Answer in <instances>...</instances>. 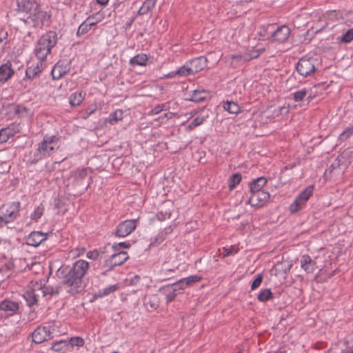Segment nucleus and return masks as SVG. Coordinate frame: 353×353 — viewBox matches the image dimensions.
<instances>
[{
    "instance_id": "obj_1",
    "label": "nucleus",
    "mask_w": 353,
    "mask_h": 353,
    "mask_svg": "<svg viewBox=\"0 0 353 353\" xmlns=\"http://www.w3.org/2000/svg\"><path fill=\"white\" fill-rule=\"evenodd\" d=\"M89 266H60L57 270V275L62 279V286L43 290V294H57L65 290L66 296H74L81 292L84 289L82 278L86 273Z\"/></svg>"
},
{
    "instance_id": "obj_2",
    "label": "nucleus",
    "mask_w": 353,
    "mask_h": 353,
    "mask_svg": "<svg viewBox=\"0 0 353 353\" xmlns=\"http://www.w3.org/2000/svg\"><path fill=\"white\" fill-rule=\"evenodd\" d=\"M17 10L24 14L22 20L28 26L41 28L50 16L47 12L39 9V4L35 0H17Z\"/></svg>"
},
{
    "instance_id": "obj_3",
    "label": "nucleus",
    "mask_w": 353,
    "mask_h": 353,
    "mask_svg": "<svg viewBox=\"0 0 353 353\" xmlns=\"http://www.w3.org/2000/svg\"><path fill=\"white\" fill-rule=\"evenodd\" d=\"M57 43V34L55 32L49 31L42 35L34 49V54L38 60L44 61Z\"/></svg>"
},
{
    "instance_id": "obj_4",
    "label": "nucleus",
    "mask_w": 353,
    "mask_h": 353,
    "mask_svg": "<svg viewBox=\"0 0 353 353\" xmlns=\"http://www.w3.org/2000/svg\"><path fill=\"white\" fill-rule=\"evenodd\" d=\"M20 205L19 201L3 205L0 208V221L8 223L16 219L19 212Z\"/></svg>"
},
{
    "instance_id": "obj_5",
    "label": "nucleus",
    "mask_w": 353,
    "mask_h": 353,
    "mask_svg": "<svg viewBox=\"0 0 353 353\" xmlns=\"http://www.w3.org/2000/svg\"><path fill=\"white\" fill-rule=\"evenodd\" d=\"M58 139L52 136L50 137H45L43 141L39 144L37 149L39 158L41 159L50 155L55 149L58 148Z\"/></svg>"
},
{
    "instance_id": "obj_6",
    "label": "nucleus",
    "mask_w": 353,
    "mask_h": 353,
    "mask_svg": "<svg viewBox=\"0 0 353 353\" xmlns=\"http://www.w3.org/2000/svg\"><path fill=\"white\" fill-rule=\"evenodd\" d=\"M312 192L313 186L312 185L307 187L304 190H303L296 197L295 201L290 205L289 208L290 211L292 213H295L302 209L307 201L312 196Z\"/></svg>"
},
{
    "instance_id": "obj_7",
    "label": "nucleus",
    "mask_w": 353,
    "mask_h": 353,
    "mask_svg": "<svg viewBox=\"0 0 353 353\" xmlns=\"http://www.w3.org/2000/svg\"><path fill=\"white\" fill-rule=\"evenodd\" d=\"M52 327L51 325L39 326L32 333V341L35 343L39 344L48 339H50L52 336Z\"/></svg>"
},
{
    "instance_id": "obj_8",
    "label": "nucleus",
    "mask_w": 353,
    "mask_h": 353,
    "mask_svg": "<svg viewBox=\"0 0 353 353\" xmlns=\"http://www.w3.org/2000/svg\"><path fill=\"white\" fill-rule=\"evenodd\" d=\"M313 59L301 58L296 64L297 72L303 77H308L315 71Z\"/></svg>"
},
{
    "instance_id": "obj_9",
    "label": "nucleus",
    "mask_w": 353,
    "mask_h": 353,
    "mask_svg": "<svg viewBox=\"0 0 353 353\" xmlns=\"http://www.w3.org/2000/svg\"><path fill=\"white\" fill-rule=\"evenodd\" d=\"M137 219L125 220L117 226L114 234L119 237H125L131 234L137 228Z\"/></svg>"
},
{
    "instance_id": "obj_10",
    "label": "nucleus",
    "mask_w": 353,
    "mask_h": 353,
    "mask_svg": "<svg viewBox=\"0 0 353 353\" xmlns=\"http://www.w3.org/2000/svg\"><path fill=\"white\" fill-rule=\"evenodd\" d=\"M290 34V29L287 26H281L277 28L276 30H274L273 31H270V39L273 41H276L278 43H284L289 38Z\"/></svg>"
},
{
    "instance_id": "obj_11",
    "label": "nucleus",
    "mask_w": 353,
    "mask_h": 353,
    "mask_svg": "<svg viewBox=\"0 0 353 353\" xmlns=\"http://www.w3.org/2000/svg\"><path fill=\"white\" fill-rule=\"evenodd\" d=\"M44 68L45 65L43 61L38 60L36 63H32L28 67L26 71V75L28 79L34 78L41 72Z\"/></svg>"
},
{
    "instance_id": "obj_12",
    "label": "nucleus",
    "mask_w": 353,
    "mask_h": 353,
    "mask_svg": "<svg viewBox=\"0 0 353 353\" xmlns=\"http://www.w3.org/2000/svg\"><path fill=\"white\" fill-rule=\"evenodd\" d=\"M47 239L46 234L41 232H32L27 238V244L37 247Z\"/></svg>"
},
{
    "instance_id": "obj_13",
    "label": "nucleus",
    "mask_w": 353,
    "mask_h": 353,
    "mask_svg": "<svg viewBox=\"0 0 353 353\" xmlns=\"http://www.w3.org/2000/svg\"><path fill=\"white\" fill-rule=\"evenodd\" d=\"M188 64L192 74H195L206 67L207 59L204 57H199L191 60Z\"/></svg>"
},
{
    "instance_id": "obj_14",
    "label": "nucleus",
    "mask_w": 353,
    "mask_h": 353,
    "mask_svg": "<svg viewBox=\"0 0 353 353\" xmlns=\"http://www.w3.org/2000/svg\"><path fill=\"white\" fill-rule=\"evenodd\" d=\"M225 61L232 68H237L239 65H241L243 63L247 61L245 54H232L225 57Z\"/></svg>"
},
{
    "instance_id": "obj_15",
    "label": "nucleus",
    "mask_w": 353,
    "mask_h": 353,
    "mask_svg": "<svg viewBox=\"0 0 353 353\" xmlns=\"http://www.w3.org/2000/svg\"><path fill=\"white\" fill-rule=\"evenodd\" d=\"M88 168H82L80 170H76L72 174V177L74 178V182L77 185L82 184L85 185V188H88L89 185V183L83 184V182L85 181L88 177Z\"/></svg>"
},
{
    "instance_id": "obj_16",
    "label": "nucleus",
    "mask_w": 353,
    "mask_h": 353,
    "mask_svg": "<svg viewBox=\"0 0 353 353\" xmlns=\"http://www.w3.org/2000/svg\"><path fill=\"white\" fill-rule=\"evenodd\" d=\"M14 74V70L8 63L0 66V81L6 82L10 79Z\"/></svg>"
},
{
    "instance_id": "obj_17",
    "label": "nucleus",
    "mask_w": 353,
    "mask_h": 353,
    "mask_svg": "<svg viewBox=\"0 0 353 353\" xmlns=\"http://www.w3.org/2000/svg\"><path fill=\"white\" fill-rule=\"evenodd\" d=\"M17 133L14 125H10L0 130V143H6L10 137Z\"/></svg>"
},
{
    "instance_id": "obj_18",
    "label": "nucleus",
    "mask_w": 353,
    "mask_h": 353,
    "mask_svg": "<svg viewBox=\"0 0 353 353\" xmlns=\"http://www.w3.org/2000/svg\"><path fill=\"white\" fill-rule=\"evenodd\" d=\"M67 73V68L63 67V62L59 61L54 66L51 74L54 79H59Z\"/></svg>"
},
{
    "instance_id": "obj_19",
    "label": "nucleus",
    "mask_w": 353,
    "mask_h": 353,
    "mask_svg": "<svg viewBox=\"0 0 353 353\" xmlns=\"http://www.w3.org/2000/svg\"><path fill=\"white\" fill-rule=\"evenodd\" d=\"M267 180L264 177H259L254 180L250 184V188L252 194L261 191L262 188L265 185Z\"/></svg>"
},
{
    "instance_id": "obj_20",
    "label": "nucleus",
    "mask_w": 353,
    "mask_h": 353,
    "mask_svg": "<svg viewBox=\"0 0 353 353\" xmlns=\"http://www.w3.org/2000/svg\"><path fill=\"white\" fill-rule=\"evenodd\" d=\"M128 254L126 252L121 251L117 254L111 255L112 265H122L128 259Z\"/></svg>"
},
{
    "instance_id": "obj_21",
    "label": "nucleus",
    "mask_w": 353,
    "mask_h": 353,
    "mask_svg": "<svg viewBox=\"0 0 353 353\" xmlns=\"http://www.w3.org/2000/svg\"><path fill=\"white\" fill-rule=\"evenodd\" d=\"M19 309V305L14 301L4 300L0 303V310L5 312H14Z\"/></svg>"
},
{
    "instance_id": "obj_22",
    "label": "nucleus",
    "mask_w": 353,
    "mask_h": 353,
    "mask_svg": "<svg viewBox=\"0 0 353 353\" xmlns=\"http://www.w3.org/2000/svg\"><path fill=\"white\" fill-rule=\"evenodd\" d=\"M112 249L114 246H111L110 244L104 247L103 248H99V250H94L87 253V257L90 259L96 260L98 258H102L103 254L106 252L107 249Z\"/></svg>"
},
{
    "instance_id": "obj_23",
    "label": "nucleus",
    "mask_w": 353,
    "mask_h": 353,
    "mask_svg": "<svg viewBox=\"0 0 353 353\" xmlns=\"http://www.w3.org/2000/svg\"><path fill=\"white\" fill-rule=\"evenodd\" d=\"M160 290L163 291L165 295L167 304L173 301L177 295V292L174 291V289L171 285L163 286Z\"/></svg>"
},
{
    "instance_id": "obj_24",
    "label": "nucleus",
    "mask_w": 353,
    "mask_h": 353,
    "mask_svg": "<svg viewBox=\"0 0 353 353\" xmlns=\"http://www.w3.org/2000/svg\"><path fill=\"white\" fill-rule=\"evenodd\" d=\"M83 99L84 94L82 92H74L69 97V103L72 107L78 106L81 103Z\"/></svg>"
},
{
    "instance_id": "obj_25",
    "label": "nucleus",
    "mask_w": 353,
    "mask_h": 353,
    "mask_svg": "<svg viewBox=\"0 0 353 353\" xmlns=\"http://www.w3.org/2000/svg\"><path fill=\"white\" fill-rule=\"evenodd\" d=\"M23 297L29 307L33 306L37 302V295L35 294L34 290H27L24 293Z\"/></svg>"
},
{
    "instance_id": "obj_26",
    "label": "nucleus",
    "mask_w": 353,
    "mask_h": 353,
    "mask_svg": "<svg viewBox=\"0 0 353 353\" xmlns=\"http://www.w3.org/2000/svg\"><path fill=\"white\" fill-rule=\"evenodd\" d=\"M148 61V56L145 54H139L132 57L130 60V63L132 65H145Z\"/></svg>"
},
{
    "instance_id": "obj_27",
    "label": "nucleus",
    "mask_w": 353,
    "mask_h": 353,
    "mask_svg": "<svg viewBox=\"0 0 353 353\" xmlns=\"http://www.w3.org/2000/svg\"><path fill=\"white\" fill-rule=\"evenodd\" d=\"M270 199V194L268 192L261 190L254 194H252L250 198V203H252L254 201H266Z\"/></svg>"
},
{
    "instance_id": "obj_28",
    "label": "nucleus",
    "mask_w": 353,
    "mask_h": 353,
    "mask_svg": "<svg viewBox=\"0 0 353 353\" xmlns=\"http://www.w3.org/2000/svg\"><path fill=\"white\" fill-rule=\"evenodd\" d=\"M223 108L231 114H237L240 112L241 110L240 106L237 103L229 101L224 103Z\"/></svg>"
},
{
    "instance_id": "obj_29",
    "label": "nucleus",
    "mask_w": 353,
    "mask_h": 353,
    "mask_svg": "<svg viewBox=\"0 0 353 353\" xmlns=\"http://www.w3.org/2000/svg\"><path fill=\"white\" fill-rule=\"evenodd\" d=\"M96 23H89V19L83 22L77 30V34L81 36L86 34Z\"/></svg>"
},
{
    "instance_id": "obj_30",
    "label": "nucleus",
    "mask_w": 353,
    "mask_h": 353,
    "mask_svg": "<svg viewBox=\"0 0 353 353\" xmlns=\"http://www.w3.org/2000/svg\"><path fill=\"white\" fill-rule=\"evenodd\" d=\"M274 25L268 24L267 26H263L260 28V30L259 32V34L263 39H271L270 32V31H273Z\"/></svg>"
},
{
    "instance_id": "obj_31",
    "label": "nucleus",
    "mask_w": 353,
    "mask_h": 353,
    "mask_svg": "<svg viewBox=\"0 0 353 353\" xmlns=\"http://www.w3.org/2000/svg\"><path fill=\"white\" fill-rule=\"evenodd\" d=\"M120 288L119 284H114L110 286H108L102 290L98 291V296H105L109 295L111 293H113L118 290Z\"/></svg>"
},
{
    "instance_id": "obj_32",
    "label": "nucleus",
    "mask_w": 353,
    "mask_h": 353,
    "mask_svg": "<svg viewBox=\"0 0 353 353\" xmlns=\"http://www.w3.org/2000/svg\"><path fill=\"white\" fill-rule=\"evenodd\" d=\"M176 74H178L179 76H188L189 74H193L191 69L190 68V65L188 63H187L185 65L181 66L180 68H179L175 72L170 73L169 74V77H173Z\"/></svg>"
},
{
    "instance_id": "obj_33",
    "label": "nucleus",
    "mask_w": 353,
    "mask_h": 353,
    "mask_svg": "<svg viewBox=\"0 0 353 353\" xmlns=\"http://www.w3.org/2000/svg\"><path fill=\"white\" fill-rule=\"evenodd\" d=\"M203 279V277L200 275H190L188 277L183 278L186 288L192 286L194 283L199 282Z\"/></svg>"
},
{
    "instance_id": "obj_34",
    "label": "nucleus",
    "mask_w": 353,
    "mask_h": 353,
    "mask_svg": "<svg viewBox=\"0 0 353 353\" xmlns=\"http://www.w3.org/2000/svg\"><path fill=\"white\" fill-rule=\"evenodd\" d=\"M273 298V294L270 288L262 290L258 294L257 299L261 302H265Z\"/></svg>"
},
{
    "instance_id": "obj_35",
    "label": "nucleus",
    "mask_w": 353,
    "mask_h": 353,
    "mask_svg": "<svg viewBox=\"0 0 353 353\" xmlns=\"http://www.w3.org/2000/svg\"><path fill=\"white\" fill-rule=\"evenodd\" d=\"M207 93L205 90H194L190 100L194 102H200L206 98Z\"/></svg>"
},
{
    "instance_id": "obj_36",
    "label": "nucleus",
    "mask_w": 353,
    "mask_h": 353,
    "mask_svg": "<svg viewBox=\"0 0 353 353\" xmlns=\"http://www.w3.org/2000/svg\"><path fill=\"white\" fill-rule=\"evenodd\" d=\"M123 111L121 110H117L111 114L108 119V122L114 125L117 121H121L123 119Z\"/></svg>"
},
{
    "instance_id": "obj_37",
    "label": "nucleus",
    "mask_w": 353,
    "mask_h": 353,
    "mask_svg": "<svg viewBox=\"0 0 353 353\" xmlns=\"http://www.w3.org/2000/svg\"><path fill=\"white\" fill-rule=\"evenodd\" d=\"M156 0H146L142 7L139 9V12L141 14H144L150 10H151L155 4Z\"/></svg>"
},
{
    "instance_id": "obj_38",
    "label": "nucleus",
    "mask_w": 353,
    "mask_h": 353,
    "mask_svg": "<svg viewBox=\"0 0 353 353\" xmlns=\"http://www.w3.org/2000/svg\"><path fill=\"white\" fill-rule=\"evenodd\" d=\"M307 93H308V90L306 88H303L302 90H298L292 94L293 99L296 102L301 101L307 96Z\"/></svg>"
},
{
    "instance_id": "obj_39",
    "label": "nucleus",
    "mask_w": 353,
    "mask_h": 353,
    "mask_svg": "<svg viewBox=\"0 0 353 353\" xmlns=\"http://www.w3.org/2000/svg\"><path fill=\"white\" fill-rule=\"evenodd\" d=\"M68 346V342L65 340H61L59 341H56L53 343L52 345V349L54 351L59 352L61 350H63L65 348H66Z\"/></svg>"
},
{
    "instance_id": "obj_40",
    "label": "nucleus",
    "mask_w": 353,
    "mask_h": 353,
    "mask_svg": "<svg viewBox=\"0 0 353 353\" xmlns=\"http://www.w3.org/2000/svg\"><path fill=\"white\" fill-rule=\"evenodd\" d=\"M169 109L168 103L158 104L154 106L151 111L149 112V115H154L160 113L163 110H168Z\"/></svg>"
},
{
    "instance_id": "obj_41",
    "label": "nucleus",
    "mask_w": 353,
    "mask_h": 353,
    "mask_svg": "<svg viewBox=\"0 0 353 353\" xmlns=\"http://www.w3.org/2000/svg\"><path fill=\"white\" fill-rule=\"evenodd\" d=\"M44 212V207L42 204H40L34 211L33 213L30 214V219L32 220L37 221L41 217Z\"/></svg>"
},
{
    "instance_id": "obj_42",
    "label": "nucleus",
    "mask_w": 353,
    "mask_h": 353,
    "mask_svg": "<svg viewBox=\"0 0 353 353\" xmlns=\"http://www.w3.org/2000/svg\"><path fill=\"white\" fill-rule=\"evenodd\" d=\"M241 181V175L240 174H234L230 178L229 188L230 190L235 188V186Z\"/></svg>"
},
{
    "instance_id": "obj_43",
    "label": "nucleus",
    "mask_w": 353,
    "mask_h": 353,
    "mask_svg": "<svg viewBox=\"0 0 353 353\" xmlns=\"http://www.w3.org/2000/svg\"><path fill=\"white\" fill-rule=\"evenodd\" d=\"M239 248L234 245H230L229 247H224L223 248V252L221 254L223 256H229L235 253H237Z\"/></svg>"
},
{
    "instance_id": "obj_44",
    "label": "nucleus",
    "mask_w": 353,
    "mask_h": 353,
    "mask_svg": "<svg viewBox=\"0 0 353 353\" xmlns=\"http://www.w3.org/2000/svg\"><path fill=\"white\" fill-rule=\"evenodd\" d=\"M353 134V127L347 128L342 133L340 134L339 139L344 141L347 139Z\"/></svg>"
},
{
    "instance_id": "obj_45",
    "label": "nucleus",
    "mask_w": 353,
    "mask_h": 353,
    "mask_svg": "<svg viewBox=\"0 0 353 353\" xmlns=\"http://www.w3.org/2000/svg\"><path fill=\"white\" fill-rule=\"evenodd\" d=\"M204 118L201 117H197L193 119V121L188 125V130H192L194 128L200 125L204 121Z\"/></svg>"
},
{
    "instance_id": "obj_46",
    "label": "nucleus",
    "mask_w": 353,
    "mask_h": 353,
    "mask_svg": "<svg viewBox=\"0 0 353 353\" xmlns=\"http://www.w3.org/2000/svg\"><path fill=\"white\" fill-rule=\"evenodd\" d=\"M69 343L72 346L82 347L84 345L85 342H84V340L81 337L74 336V337L70 338V339L69 341Z\"/></svg>"
},
{
    "instance_id": "obj_47",
    "label": "nucleus",
    "mask_w": 353,
    "mask_h": 353,
    "mask_svg": "<svg viewBox=\"0 0 353 353\" xmlns=\"http://www.w3.org/2000/svg\"><path fill=\"white\" fill-rule=\"evenodd\" d=\"M349 163L347 161V159H345L343 154L341 153L340 155L337 157L335 160V163L332 165L333 167H339L341 165H347Z\"/></svg>"
},
{
    "instance_id": "obj_48",
    "label": "nucleus",
    "mask_w": 353,
    "mask_h": 353,
    "mask_svg": "<svg viewBox=\"0 0 353 353\" xmlns=\"http://www.w3.org/2000/svg\"><path fill=\"white\" fill-rule=\"evenodd\" d=\"M172 288L174 289V291H179V290H185L186 288V286L185 285V283L183 280V279H179V281H177L176 282L172 283L171 285Z\"/></svg>"
},
{
    "instance_id": "obj_49",
    "label": "nucleus",
    "mask_w": 353,
    "mask_h": 353,
    "mask_svg": "<svg viewBox=\"0 0 353 353\" xmlns=\"http://www.w3.org/2000/svg\"><path fill=\"white\" fill-rule=\"evenodd\" d=\"M263 279V276L262 274H257L256 278L252 283L251 290H254L256 289L257 288H259L262 283Z\"/></svg>"
},
{
    "instance_id": "obj_50",
    "label": "nucleus",
    "mask_w": 353,
    "mask_h": 353,
    "mask_svg": "<svg viewBox=\"0 0 353 353\" xmlns=\"http://www.w3.org/2000/svg\"><path fill=\"white\" fill-rule=\"evenodd\" d=\"M342 154L345 159H347V163H350L352 160H353V147L345 149Z\"/></svg>"
},
{
    "instance_id": "obj_51",
    "label": "nucleus",
    "mask_w": 353,
    "mask_h": 353,
    "mask_svg": "<svg viewBox=\"0 0 353 353\" xmlns=\"http://www.w3.org/2000/svg\"><path fill=\"white\" fill-rule=\"evenodd\" d=\"M353 39V29L348 30L342 37L341 41L344 43H349Z\"/></svg>"
},
{
    "instance_id": "obj_52",
    "label": "nucleus",
    "mask_w": 353,
    "mask_h": 353,
    "mask_svg": "<svg viewBox=\"0 0 353 353\" xmlns=\"http://www.w3.org/2000/svg\"><path fill=\"white\" fill-rule=\"evenodd\" d=\"M247 61L259 57V52L256 50H252L248 53L245 54Z\"/></svg>"
},
{
    "instance_id": "obj_53",
    "label": "nucleus",
    "mask_w": 353,
    "mask_h": 353,
    "mask_svg": "<svg viewBox=\"0 0 353 353\" xmlns=\"http://www.w3.org/2000/svg\"><path fill=\"white\" fill-rule=\"evenodd\" d=\"M171 212L168 210H165L164 212L161 211L157 214V216L159 220H165L167 218L170 219L171 217Z\"/></svg>"
},
{
    "instance_id": "obj_54",
    "label": "nucleus",
    "mask_w": 353,
    "mask_h": 353,
    "mask_svg": "<svg viewBox=\"0 0 353 353\" xmlns=\"http://www.w3.org/2000/svg\"><path fill=\"white\" fill-rule=\"evenodd\" d=\"M140 280V276L139 275H134L132 278L130 279L129 285H134L138 283Z\"/></svg>"
},
{
    "instance_id": "obj_55",
    "label": "nucleus",
    "mask_w": 353,
    "mask_h": 353,
    "mask_svg": "<svg viewBox=\"0 0 353 353\" xmlns=\"http://www.w3.org/2000/svg\"><path fill=\"white\" fill-rule=\"evenodd\" d=\"M175 115L174 113L169 112V113H165L163 115L161 116L159 119L163 120V119H171L172 117Z\"/></svg>"
},
{
    "instance_id": "obj_56",
    "label": "nucleus",
    "mask_w": 353,
    "mask_h": 353,
    "mask_svg": "<svg viewBox=\"0 0 353 353\" xmlns=\"http://www.w3.org/2000/svg\"><path fill=\"white\" fill-rule=\"evenodd\" d=\"M85 249L84 248H77L75 251H72V254L73 256H79L80 254L84 253Z\"/></svg>"
},
{
    "instance_id": "obj_57",
    "label": "nucleus",
    "mask_w": 353,
    "mask_h": 353,
    "mask_svg": "<svg viewBox=\"0 0 353 353\" xmlns=\"http://www.w3.org/2000/svg\"><path fill=\"white\" fill-rule=\"evenodd\" d=\"M164 240V236L163 235H159L157 236L154 241L150 243V246L154 245L156 243H161Z\"/></svg>"
},
{
    "instance_id": "obj_58",
    "label": "nucleus",
    "mask_w": 353,
    "mask_h": 353,
    "mask_svg": "<svg viewBox=\"0 0 353 353\" xmlns=\"http://www.w3.org/2000/svg\"><path fill=\"white\" fill-rule=\"evenodd\" d=\"M311 261L310 257L309 256H303L302 259L301 261V265H306L307 263H310Z\"/></svg>"
},
{
    "instance_id": "obj_59",
    "label": "nucleus",
    "mask_w": 353,
    "mask_h": 353,
    "mask_svg": "<svg viewBox=\"0 0 353 353\" xmlns=\"http://www.w3.org/2000/svg\"><path fill=\"white\" fill-rule=\"evenodd\" d=\"M7 32H0V43L3 42L7 39Z\"/></svg>"
},
{
    "instance_id": "obj_60",
    "label": "nucleus",
    "mask_w": 353,
    "mask_h": 353,
    "mask_svg": "<svg viewBox=\"0 0 353 353\" xmlns=\"http://www.w3.org/2000/svg\"><path fill=\"white\" fill-rule=\"evenodd\" d=\"M73 265H89L88 262H87L85 260H78L76 262L74 263Z\"/></svg>"
},
{
    "instance_id": "obj_61",
    "label": "nucleus",
    "mask_w": 353,
    "mask_h": 353,
    "mask_svg": "<svg viewBox=\"0 0 353 353\" xmlns=\"http://www.w3.org/2000/svg\"><path fill=\"white\" fill-rule=\"evenodd\" d=\"M117 246L121 248H128L130 247V243L126 242H122L119 243Z\"/></svg>"
},
{
    "instance_id": "obj_62",
    "label": "nucleus",
    "mask_w": 353,
    "mask_h": 353,
    "mask_svg": "<svg viewBox=\"0 0 353 353\" xmlns=\"http://www.w3.org/2000/svg\"><path fill=\"white\" fill-rule=\"evenodd\" d=\"M304 268L305 271L307 273H310L313 271L314 266H301Z\"/></svg>"
},
{
    "instance_id": "obj_63",
    "label": "nucleus",
    "mask_w": 353,
    "mask_h": 353,
    "mask_svg": "<svg viewBox=\"0 0 353 353\" xmlns=\"http://www.w3.org/2000/svg\"><path fill=\"white\" fill-rule=\"evenodd\" d=\"M97 3L102 5L105 6L108 4L109 0H97Z\"/></svg>"
},
{
    "instance_id": "obj_64",
    "label": "nucleus",
    "mask_w": 353,
    "mask_h": 353,
    "mask_svg": "<svg viewBox=\"0 0 353 353\" xmlns=\"http://www.w3.org/2000/svg\"><path fill=\"white\" fill-rule=\"evenodd\" d=\"M172 227L171 226H169L166 228H165V234H168V233H170L172 232Z\"/></svg>"
}]
</instances>
